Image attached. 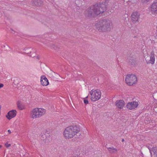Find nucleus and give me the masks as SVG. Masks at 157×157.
<instances>
[{"mask_svg": "<svg viewBox=\"0 0 157 157\" xmlns=\"http://www.w3.org/2000/svg\"><path fill=\"white\" fill-rule=\"evenodd\" d=\"M64 136L68 139L75 137V140L81 138V134L79 133V130L76 125L71 126L67 127L63 132Z\"/></svg>", "mask_w": 157, "mask_h": 157, "instance_id": "f257e3e1", "label": "nucleus"}, {"mask_svg": "<svg viewBox=\"0 0 157 157\" xmlns=\"http://www.w3.org/2000/svg\"><path fill=\"white\" fill-rule=\"evenodd\" d=\"M96 29L100 32L110 31L112 28V22L109 20L105 19L99 21L96 24Z\"/></svg>", "mask_w": 157, "mask_h": 157, "instance_id": "f03ea898", "label": "nucleus"}, {"mask_svg": "<svg viewBox=\"0 0 157 157\" xmlns=\"http://www.w3.org/2000/svg\"><path fill=\"white\" fill-rule=\"evenodd\" d=\"M96 16L103 13L106 10L105 5L101 3H97L92 6Z\"/></svg>", "mask_w": 157, "mask_h": 157, "instance_id": "7ed1b4c3", "label": "nucleus"}, {"mask_svg": "<svg viewBox=\"0 0 157 157\" xmlns=\"http://www.w3.org/2000/svg\"><path fill=\"white\" fill-rule=\"evenodd\" d=\"M45 110L43 109L35 108L32 111L31 113V117L33 118H36L41 117L45 113Z\"/></svg>", "mask_w": 157, "mask_h": 157, "instance_id": "20e7f679", "label": "nucleus"}, {"mask_svg": "<svg viewBox=\"0 0 157 157\" xmlns=\"http://www.w3.org/2000/svg\"><path fill=\"white\" fill-rule=\"evenodd\" d=\"M126 83L129 86L135 84L137 81L136 76L134 74H129L126 75L125 79Z\"/></svg>", "mask_w": 157, "mask_h": 157, "instance_id": "39448f33", "label": "nucleus"}, {"mask_svg": "<svg viewBox=\"0 0 157 157\" xmlns=\"http://www.w3.org/2000/svg\"><path fill=\"white\" fill-rule=\"evenodd\" d=\"M92 6L87 8L85 12V15L89 18L96 16Z\"/></svg>", "mask_w": 157, "mask_h": 157, "instance_id": "423d86ee", "label": "nucleus"}, {"mask_svg": "<svg viewBox=\"0 0 157 157\" xmlns=\"http://www.w3.org/2000/svg\"><path fill=\"white\" fill-rule=\"evenodd\" d=\"M101 92L98 89L94 90V94L92 95L91 99L92 101H95L100 99L101 97Z\"/></svg>", "mask_w": 157, "mask_h": 157, "instance_id": "0eeeda50", "label": "nucleus"}, {"mask_svg": "<svg viewBox=\"0 0 157 157\" xmlns=\"http://www.w3.org/2000/svg\"><path fill=\"white\" fill-rule=\"evenodd\" d=\"M131 16L132 21L133 24L139 22V20L140 18V14L139 13L136 12H133Z\"/></svg>", "mask_w": 157, "mask_h": 157, "instance_id": "6e6552de", "label": "nucleus"}, {"mask_svg": "<svg viewBox=\"0 0 157 157\" xmlns=\"http://www.w3.org/2000/svg\"><path fill=\"white\" fill-rule=\"evenodd\" d=\"M16 113L17 112L15 110H12L8 112L6 117L8 119L10 120L11 118L16 116Z\"/></svg>", "mask_w": 157, "mask_h": 157, "instance_id": "1a4fd4ad", "label": "nucleus"}, {"mask_svg": "<svg viewBox=\"0 0 157 157\" xmlns=\"http://www.w3.org/2000/svg\"><path fill=\"white\" fill-rule=\"evenodd\" d=\"M127 60L129 64L134 65L136 63V59L135 56H130L127 58Z\"/></svg>", "mask_w": 157, "mask_h": 157, "instance_id": "9d476101", "label": "nucleus"}, {"mask_svg": "<svg viewBox=\"0 0 157 157\" xmlns=\"http://www.w3.org/2000/svg\"><path fill=\"white\" fill-rule=\"evenodd\" d=\"M125 103L123 100H118L115 102V105L119 109H121L124 107Z\"/></svg>", "mask_w": 157, "mask_h": 157, "instance_id": "9b49d317", "label": "nucleus"}, {"mask_svg": "<svg viewBox=\"0 0 157 157\" xmlns=\"http://www.w3.org/2000/svg\"><path fill=\"white\" fill-rule=\"evenodd\" d=\"M138 105V103L137 102L132 101L128 103L126 106L127 108L129 109H132L136 108Z\"/></svg>", "mask_w": 157, "mask_h": 157, "instance_id": "f8f14e48", "label": "nucleus"}, {"mask_svg": "<svg viewBox=\"0 0 157 157\" xmlns=\"http://www.w3.org/2000/svg\"><path fill=\"white\" fill-rule=\"evenodd\" d=\"M40 78V82L42 85L47 86L49 84L48 80L45 75L41 76Z\"/></svg>", "mask_w": 157, "mask_h": 157, "instance_id": "ddd939ff", "label": "nucleus"}, {"mask_svg": "<svg viewBox=\"0 0 157 157\" xmlns=\"http://www.w3.org/2000/svg\"><path fill=\"white\" fill-rule=\"evenodd\" d=\"M145 60L147 62V63H151L153 64L154 63L155 60V54L153 52H152L151 53V56L150 57V59L148 60V61L147 60V58L145 59Z\"/></svg>", "mask_w": 157, "mask_h": 157, "instance_id": "4468645a", "label": "nucleus"}, {"mask_svg": "<svg viewBox=\"0 0 157 157\" xmlns=\"http://www.w3.org/2000/svg\"><path fill=\"white\" fill-rule=\"evenodd\" d=\"M151 10L152 13H157V2L153 3L151 7Z\"/></svg>", "mask_w": 157, "mask_h": 157, "instance_id": "2eb2a0df", "label": "nucleus"}, {"mask_svg": "<svg viewBox=\"0 0 157 157\" xmlns=\"http://www.w3.org/2000/svg\"><path fill=\"white\" fill-rule=\"evenodd\" d=\"M43 4L42 0H34L33 1L32 4L34 6H40Z\"/></svg>", "mask_w": 157, "mask_h": 157, "instance_id": "dca6fc26", "label": "nucleus"}, {"mask_svg": "<svg viewBox=\"0 0 157 157\" xmlns=\"http://www.w3.org/2000/svg\"><path fill=\"white\" fill-rule=\"evenodd\" d=\"M150 151L151 155H153L157 157V147H153Z\"/></svg>", "mask_w": 157, "mask_h": 157, "instance_id": "f3484780", "label": "nucleus"}, {"mask_svg": "<svg viewBox=\"0 0 157 157\" xmlns=\"http://www.w3.org/2000/svg\"><path fill=\"white\" fill-rule=\"evenodd\" d=\"M40 139L42 140L45 143L48 142V138L47 137L46 135L45 134H44L41 136Z\"/></svg>", "mask_w": 157, "mask_h": 157, "instance_id": "a211bd4d", "label": "nucleus"}, {"mask_svg": "<svg viewBox=\"0 0 157 157\" xmlns=\"http://www.w3.org/2000/svg\"><path fill=\"white\" fill-rule=\"evenodd\" d=\"M108 151L111 153H114L117 152V150L116 148H113V147H107Z\"/></svg>", "mask_w": 157, "mask_h": 157, "instance_id": "6ab92c4d", "label": "nucleus"}, {"mask_svg": "<svg viewBox=\"0 0 157 157\" xmlns=\"http://www.w3.org/2000/svg\"><path fill=\"white\" fill-rule=\"evenodd\" d=\"M51 48L53 49L56 51H58L59 48V47L57 44H52L51 46Z\"/></svg>", "mask_w": 157, "mask_h": 157, "instance_id": "aec40b11", "label": "nucleus"}, {"mask_svg": "<svg viewBox=\"0 0 157 157\" xmlns=\"http://www.w3.org/2000/svg\"><path fill=\"white\" fill-rule=\"evenodd\" d=\"M17 107L20 110H22L23 109V106L22 104L20 103V101H18L17 103Z\"/></svg>", "mask_w": 157, "mask_h": 157, "instance_id": "412c9836", "label": "nucleus"}, {"mask_svg": "<svg viewBox=\"0 0 157 157\" xmlns=\"http://www.w3.org/2000/svg\"><path fill=\"white\" fill-rule=\"evenodd\" d=\"M117 4L118 3L117 2H115L114 3H113L112 5V8L113 9H117Z\"/></svg>", "mask_w": 157, "mask_h": 157, "instance_id": "4be33fe9", "label": "nucleus"}, {"mask_svg": "<svg viewBox=\"0 0 157 157\" xmlns=\"http://www.w3.org/2000/svg\"><path fill=\"white\" fill-rule=\"evenodd\" d=\"M150 0H141V2L143 3V4H145L147 3V2H148Z\"/></svg>", "mask_w": 157, "mask_h": 157, "instance_id": "5701e85b", "label": "nucleus"}, {"mask_svg": "<svg viewBox=\"0 0 157 157\" xmlns=\"http://www.w3.org/2000/svg\"><path fill=\"white\" fill-rule=\"evenodd\" d=\"M31 50V48H26V49L25 50V51H26L25 52L27 54H28L29 53V51Z\"/></svg>", "mask_w": 157, "mask_h": 157, "instance_id": "b1692460", "label": "nucleus"}, {"mask_svg": "<svg viewBox=\"0 0 157 157\" xmlns=\"http://www.w3.org/2000/svg\"><path fill=\"white\" fill-rule=\"evenodd\" d=\"M84 102L85 104H87L88 103V101L87 99H84Z\"/></svg>", "mask_w": 157, "mask_h": 157, "instance_id": "393cba45", "label": "nucleus"}, {"mask_svg": "<svg viewBox=\"0 0 157 157\" xmlns=\"http://www.w3.org/2000/svg\"><path fill=\"white\" fill-rule=\"evenodd\" d=\"M5 146L6 147H10L11 146V144H9L7 143H6L5 144Z\"/></svg>", "mask_w": 157, "mask_h": 157, "instance_id": "a878e982", "label": "nucleus"}, {"mask_svg": "<svg viewBox=\"0 0 157 157\" xmlns=\"http://www.w3.org/2000/svg\"><path fill=\"white\" fill-rule=\"evenodd\" d=\"M94 91H93V90H92L90 92V95H91V97L92 96V95L94 94Z\"/></svg>", "mask_w": 157, "mask_h": 157, "instance_id": "bb28decb", "label": "nucleus"}, {"mask_svg": "<svg viewBox=\"0 0 157 157\" xmlns=\"http://www.w3.org/2000/svg\"><path fill=\"white\" fill-rule=\"evenodd\" d=\"M4 86V85L2 83H0V89L3 87Z\"/></svg>", "mask_w": 157, "mask_h": 157, "instance_id": "cd10ccee", "label": "nucleus"}, {"mask_svg": "<svg viewBox=\"0 0 157 157\" xmlns=\"http://www.w3.org/2000/svg\"><path fill=\"white\" fill-rule=\"evenodd\" d=\"M35 55V54H33V55H30V56L32 57H34Z\"/></svg>", "mask_w": 157, "mask_h": 157, "instance_id": "c85d7f7f", "label": "nucleus"}, {"mask_svg": "<svg viewBox=\"0 0 157 157\" xmlns=\"http://www.w3.org/2000/svg\"><path fill=\"white\" fill-rule=\"evenodd\" d=\"M8 132H9V134H10L11 133V131H10V130H8Z\"/></svg>", "mask_w": 157, "mask_h": 157, "instance_id": "c756f323", "label": "nucleus"}, {"mask_svg": "<svg viewBox=\"0 0 157 157\" xmlns=\"http://www.w3.org/2000/svg\"><path fill=\"white\" fill-rule=\"evenodd\" d=\"M109 0H106L105 2L106 3H107L108 2H109Z\"/></svg>", "mask_w": 157, "mask_h": 157, "instance_id": "7c9ffc66", "label": "nucleus"}, {"mask_svg": "<svg viewBox=\"0 0 157 157\" xmlns=\"http://www.w3.org/2000/svg\"><path fill=\"white\" fill-rule=\"evenodd\" d=\"M124 139H123L122 140V142H124Z\"/></svg>", "mask_w": 157, "mask_h": 157, "instance_id": "2f4dec72", "label": "nucleus"}, {"mask_svg": "<svg viewBox=\"0 0 157 157\" xmlns=\"http://www.w3.org/2000/svg\"><path fill=\"white\" fill-rule=\"evenodd\" d=\"M2 146L1 145H0V148H1L2 147Z\"/></svg>", "mask_w": 157, "mask_h": 157, "instance_id": "473e14b6", "label": "nucleus"}, {"mask_svg": "<svg viewBox=\"0 0 157 157\" xmlns=\"http://www.w3.org/2000/svg\"><path fill=\"white\" fill-rule=\"evenodd\" d=\"M5 45H6V46H7V47H8V46L7 45V44H5Z\"/></svg>", "mask_w": 157, "mask_h": 157, "instance_id": "72a5a7b5", "label": "nucleus"}, {"mask_svg": "<svg viewBox=\"0 0 157 157\" xmlns=\"http://www.w3.org/2000/svg\"><path fill=\"white\" fill-rule=\"evenodd\" d=\"M4 47H5V45H4L3 46Z\"/></svg>", "mask_w": 157, "mask_h": 157, "instance_id": "f704fd0d", "label": "nucleus"}]
</instances>
